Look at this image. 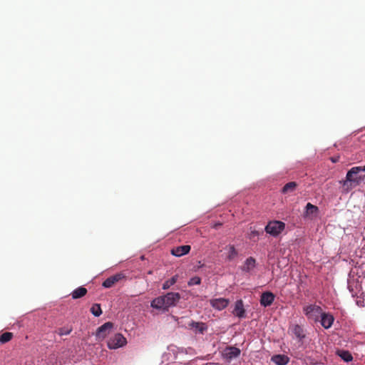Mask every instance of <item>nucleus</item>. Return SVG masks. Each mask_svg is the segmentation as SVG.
Wrapping results in <instances>:
<instances>
[{"instance_id":"ddd939ff","label":"nucleus","mask_w":365,"mask_h":365,"mask_svg":"<svg viewBox=\"0 0 365 365\" xmlns=\"http://www.w3.org/2000/svg\"><path fill=\"white\" fill-rule=\"evenodd\" d=\"M190 245H182L174 247L171 250V254L176 257H181L187 254L190 251Z\"/></svg>"},{"instance_id":"393cba45","label":"nucleus","mask_w":365,"mask_h":365,"mask_svg":"<svg viewBox=\"0 0 365 365\" xmlns=\"http://www.w3.org/2000/svg\"><path fill=\"white\" fill-rule=\"evenodd\" d=\"M71 331H72L71 327H65L59 328L57 331V333L60 336H63V335H68Z\"/></svg>"},{"instance_id":"6e6552de","label":"nucleus","mask_w":365,"mask_h":365,"mask_svg":"<svg viewBox=\"0 0 365 365\" xmlns=\"http://www.w3.org/2000/svg\"><path fill=\"white\" fill-rule=\"evenodd\" d=\"M240 349L235 346L226 347L222 353L223 357L227 360H232L237 358L240 354Z\"/></svg>"},{"instance_id":"412c9836","label":"nucleus","mask_w":365,"mask_h":365,"mask_svg":"<svg viewBox=\"0 0 365 365\" xmlns=\"http://www.w3.org/2000/svg\"><path fill=\"white\" fill-rule=\"evenodd\" d=\"M297 187V183L296 182H289L284 185V186L282 189V194H287L293 192Z\"/></svg>"},{"instance_id":"a211bd4d","label":"nucleus","mask_w":365,"mask_h":365,"mask_svg":"<svg viewBox=\"0 0 365 365\" xmlns=\"http://www.w3.org/2000/svg\"><path fill=\"white\" fill-rule=\"evenodd\" d=\"M336 354L345 362H350L353 360L351 354L347 350L338 349Z\"/></svg>"},{"instance_id":"7ed1b4c3","label":"nucleus","mask_w":365,"mask_h":365,"mask_svg":"<svg viewBox=\"0 0 365 365\" xmlns=\"http://www.w3.org/2000/svg\"><path fill=\"white\" fill-rule=\"evenodd\" d=\"M303 311L309 319H312L315 322L318 321L322 313V308L316 304H309L306 306L304 307Z\"/></svg>"},{"instance_id":"6ab92c4d","label":"nucleus","mask_w":365,"mask_h":365,"mask_svg":"<svg viewBox=\"0 0 365 365\" xmlns=\"http://www.w3.org/2000/svg\"><path fill=\"white\" fill-rule=\"evenodd\" d=\"M189 326L192 328L196 329L200 334H204V332L207 329V326L206 325L205 323L203 322L192 321L189 324Z\"/></svg>"},{"instance_id":"20e7f679","label":"nucleus","mask_w":365,"mask_h":365,"mask_svg":"<svg viewBox=\"0 0 365 365\" xmlns=\"http://www.w3.org/2000/svg\"><path fill=\"white\" fill-rule=\"evenodd\" d=\"M127 344L126 339L123 334L117 333L108 340L107 345L110 349H116L125 346Z\"/></svg>"},{"instance_id":"2eb2a0df","label":"nucleus","mask_w":365,"mask_h":365,"mask_svg":"<svg viewBox=\"0 0 365 365\" xmlns=\"http://www.w3.org/2000/svg\"><path fill=\"white\" fill-rule=\"evenodd\" d=\"M256 266V260L252 257H248L242 267V270L245 272H250L252 271Z\"/></svg>"},{"instance_id":"cd10ccee","label":"nucleus","mask_w":365,"mask_h":365,"mask_svg":"<svg viewBox=\"0 0 365 365\" xmlns=\"http://www.w3.org/2000/svg\"><path fill=\"white\" fill-rule=\"evenodd\" d=\"M331 160L333 163H336L339 160V157H333V158H331Z\"/></svg>"},{"instance_id":"5701e85b","label":"nucleus","mask_w":365,"mask_h":365,"mask_svg":"<svg viewBox=\"0 0 365 365\" xmlns=\"http://www.w3.org/2000/svg\"><path fill=\"white\" fill-rule=\"evenodd\" d=\"M178 275H175L168 280L165 281L163 284V289H169L172 285L176 283L178 280Z\"/></svg>"},{"instance_id":"dca6fc26","label":"nucleus","mask_w":365,"mask_h":365,"mask_svg":"<svg viewBox=\"0 0 365 365\" xmlns=\"http://www.w3.org/2000/svg\"><path fill=\"white\" fill-rule=\"evenodd\" d=\"M225 250H227V259L228 261H232L237 257L238 252L233 245H228Z\"/></svg>"},{"instance_id":"a878e982","label":"nucleus","mask_w":365,"mask_h":365,"mask_svg":"<svg viewBox=\"0 0 365 365\" xmlns=\"http://www.w3.org/2000/svg\"><path fill=\"white\" fill-rule=\"evenodd\" d=\"M201 283V279L199 277H193L187 282L188 286L198 285Z\"/></svg>"},{"instance_id":"423d86ee","label":"nucleus","mask_w":365,"mask_h":365,"mask_svg":"<svg viewBox=\"0 0 365 365\" xmlns=\"http://www.w3.org/2000/svg\"><path fill=\"white\" fill-rule=\"evenodd\" d=\"M113 327V324L112 322H106L102 326H101L96 331V336L98 339H103L106 338L111 331Z\"/></svg>"},{"instance_id":"bb28decb","label":"nucleus","mask_w":365,"mask_h":365,"mask_svg":"<svg viewBox=\"0 0 365 365\" xmlns=\"http://www.w3.org/2000/svg\"><path fill=\"white\" fill-rule=\"evenodd\" d=\"M102 314V311L99 304H93V315L99 317Z\"/></svg>"},{"instance_id":"9b49d317","label":"nucleus","mask_w":365,"mask_h":365,"mask_svg":"<svg viewBox=\"0 0 365 365\" xmlns=\"http://www.w3.org/2000/svg\"><path fill=\"white\" fill-rule=\"evenodd\" d=\"M320 317L321 324L324 329H329L331 327L334 318L331 314L322 312Z\"/></svg>"},{"instance_id":"4be33fe9","label":"nucleus","mask_w":365,"mask_h":365,"mask_svg":"<svg viewBox=\"0 0 365 365\" xmlns=\"http://www.w3.org/2000/svg\"><path fill=\"white\" fill-rule=\"evenodd\" d=\"M86 293H87V289L85 287H80L76 289L75 290H73V292L71 293V295H72V298L76 299H78V298L83 297L84 295L86 294Z\"/></svg>"},{"instance_id":"c85d7f7f","label":"nucleus","mask_w":365,"mask_h":365,"mask_svg":"<svg viewBox=\"0 0 365 365\" xmlns=\"http://www.w3.org/2000/svg\"><path fill=\"white\" fill-rule=\"evenodd\" d=\"M221 225H222V224H221V223H216V224H215V225H213V227H214L215 229H217V228H218L219 227H220Z\"/></svg>"},{"instance_id":"39448f33","label":"nucleus","mask_w":365,"mask_h":365,"mask_svg":"<svg viewBox=\"0 0 365 365\" xmlns=\"http://www.w3.org/2000/svg\"><path fill=\"white\" fill-rule=\"evenodd\" d=\"M285 228V224L281 221L269 222L264 230L267 233L272 236L276 237L279 235Z\"/></svg>"},{"instance_id":"f03ea898","label":"nucleus","mask_w":365,"mask_h":365,"mask_svg":"<svg viewBox=\"0 0 365 365\" xmlns=\"http://www.w3.org/2000/svg\"><path fill=\"white\" fill-rule=\"evenodd\" d=\"M180 299L178 292H168L165 295L154 299L151 302V307L157 309L166 311L170 307H174Z\"/></svg>"},{"instance_id":"aec40b11","label":"nucleus","mask_w":365,"mask_h":365,"mask_svg":"<svg viewBox=\"0 0 365 365\" xmlns=\"http://www.w3.org/2000/svg\"><path fill=\"white\" fill-rule=\"evenodd\" d=\"M292 331L295 335V336L299 340H302L305 337V334L303 328L298 324H294L292 326Z\"/></svg>"},{"instance_id":"f3484780","label":"nucleus","mask_w":365,"mask_h":365,"mask_svg":"<svg viewBox=\"0 0 365 365\" xmlns=\"http://www.w3.org/2000/svg\"><path fill=\"white\" fill-rule=\"evenodd\" d=\"M271 360L277 365H286L289 362V358L283 354L274 355Z\"/></svg>"},{"instance_id":"0eeeda50","label":"nucleus","mask_w":365,"mask_h":365,"mask_svg":"<svg viewBox=\"0 0 365 365\" xmlns=\"http://www.w3.org/2000/svg\"><path fill=\"white\" fill-rule=\"evenodd\" d=\"M230 304V300L225 298H217L210 300V304L215 309L221 311Z\"/></svg>"},{"instance_id":"f257e3e1","label":"nucleus","mask_w":365,"mask_h":365,"mask_svg":"<svg viewBox=\"0 0 365 365\" xmlns=\"http://www.w3.org/2000/svg\"><path fill=\"white\" fill-rule=\"evenodd\" d=\"M362 172H365V165L353 167L347 172L346 180L341 182L346 192L365 180V175L361 174Z\"/></svg>"},{"instance_id":"7c9ffc66","label":"nucleus","mask_w":365,"mask_h":365,"mask_svg":"<svg viewBox=\"0 0 365 365\" xmlns=\"http://www.w3.org/2000/svg\"><path fill=\"white\" fill-rule=\"evenodd\" d=\"M148 274H152V271H149V272H148Z\"/></svg>"},{"instance_id":"9d476101","label":"nucleus","mask_w":365,"mask_h":365,"mask_svg":"<svg viewBox=\"0 0 365 365\" xmlns=\"http://www.w3.org/2000/svg\"><path fill=\"white\" fill-rule=\"evenodd\" d=\"M274 294L270 292H265L262 294L260 298V304L262 306L268 307L270 306L274 300Z\"/></svg>"},{"instance_id":"1a4fd4ad","label":"nucleus","mask_w":365,"mask_h":365,"mask_svg":"<svg viewBox=\"0 0 365 365\" xmlns=\"http://www.w3.org/2000/svg\"><path fill=\"white\" fill-rule=\"evenodd\" d=\"M125 278V275L122 273H118L108 278H107L103 283V286L106 288H110L113 287L116 282L120 279Z\"/></svg>"},{"instance_id":"c756f323","label":"nucleus","mask_w":365,"mask_h":365,"mask_svg":"<svg viewBox=\"0 0 365 365\" xmlns=\"http://www.w3.org/2000/svg\"><path fill=\"white\" fill-rule=\"evenodd\" d=\"M259 235V232L257 231H252L251 232V236H257Z\"/></svg>"},{"instance_id":"b1692460","label":"nucleus","mask_w":365,"mask_h":365,"mask_svg":"<svg viewBox=\"0 0 365 365\" xmlns=\"http://www.w3.org/2000/svg\"><path fill=\"white\" fill-rule=\"evenodd\" d=\"M13 334L11 332H4L0 336V343L5 344L11 340Z\"/></svg>"},{"instance_id":"4468645a","label":"nucleus","mask_w":365,"mask_h":365,"mask_svg":"<svg viewBox=\"0 0 365 365\" xmlns=\"http://www.w3.org/2000/svg\"><path fill=\"white\" fill-rule=\"evenodd\" d=\"M232 313L234 315L240 318L245 317V310L244 309V304L242 299L237 300L235 302V309Z\"/></svg>"},{"instance_id":"f8f14e48","label":"nucleus","mask_w":365,"mask_h":365,"mask_svg":"<svg viewBox=\"0 0 365 365\" xmlns=\"http://www.w3.org/2000/svg\"><path fill=\"white\" fill-rule=\"evenodd\" d=\"M319 207L317 206L308 202L305 207L304 217L312 218L319 213Z\"/></svg>"}]
</instances>
